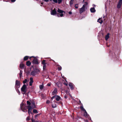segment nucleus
Returning a JSON list of instances; mask_svg holds the SVG:
<instances>
[{
	"label": "nucleus",
	"mask_w": 122,
	"mask_h": 122,
	"mask_svg": "<svg viewBox=\"0 0 122 122\" xmlns=\"http://www.w3.org/2000/svg\"><path fill=\"white\" fill-rule=\"evenodd\" d=\"M31 64V63L30 61H28L26 62V65L28 66H30Z\"/></svg>",
	"instance_id": "obj_23"
},
{
	"label": "nucleus",
	"mask_w": 122,
	"mask_h": 122,
	"mask_svg": "<svg viewBox=\"0 0 122 122\" xmlns=\"http://www.w3.org/2000/svg\"><path fill=\"white\" fill-rule=\"evenodd\" d=\"M57 12L60 14V16L61 17H62L63 15V13H65V12L61 10L58 9L57 10Z\"/></svg>",
	"instance_id": "obj_6"
},
{
	"label": "nucleus",
	"mask_w": 122,
	"mask_h": 122,
	"mask_svg": "<svg viewBox=\"0 0 122 122\" xmlns=\"http://www.w3.org/2000/svg\"><path fill=\"white\" fill-rule=\"evenodd\" d=\"M40 72V71L38 69H36L31 72V74L33 76H35L36 74H38Z\"/></svg>",
	"instance_id": "obj_2"
},
{
	"label": "nucleus",
	"mask_w": 122,
	"mask_h": 122,
	"mask_svg": "<svg viewBox=\"0 0 122 122\" xmlns=\"http://www.w3.org/2000/svg\"><path fill=\"white\" fill-rule=\"evenodd\" d=\"M39 115V114H37L35 116L36 117L38 115Z\"/></svg>",
	"instance_id": "obj_44"
},
{
	"label": "nucleus",
	"mask_w": 122,
	"mask_h": 122,
	"mask_svg": "<svg viewBox=\"0 0 122 122\" xmlns=\"http://www.w3.org/2000/svg\"><path fill=\"white\" fill-rule=\"evenodd\" d=\"M43 0L46 2H47L49 1V0Z\"/></svg>",
	"instance_id": "obj_42"
},
{
	"label": "nucleus",
	"mask_w": 122,
	"mask_h": 122,
	"mask_svg": "<svg viewBox=\"0 0 122 122\" xmlns=\"http://www.w3.org/2000/svg\"><path fill=\"white\" fill-rule=\"evenodd\" d=\"M74 0H71L70 3V5H71L73 4V1Z\"/></svg>",
	"instance_id": "obj_30"
},
{
	"label": "nucleus",
	"mask_w": 122,
	"mask_h": 122,
	"mask_svg": "<svg viewBox=\"0 0 122 122\" xmlns=\"http://www.w3.org/2000/svg\"><path fill=\"white\" fill-rule=\"evenodd\" d=\"M28 108V112L29 114H30V113L32 114L31 112V111L32 109H31V108L29 107Z\"/></svg>",
	"instance_id": "obj_20"
},
{
	"label": "nucleus",
	"mask_w": 122,
	"mask_h": 122,
	"mask_svg": "<svg viewBox=\"0 0 122 122\" xmlns=\"http://www.w3.org/2000/svg\"><path fill=\"white\" fill-rule=\"evenodd\" d=\"M85 121L86 122H88V121L87 120H86L85 121Z\"/></svg>",
	"instance_id": "obj_46"
},
{
	"label": "nucleus",
	"mask_w": 122,
	"mask_h": 122,
	"mask_svg": "<svg viewBox=\"0 0 122 122\" xmlns=\"http://www.w3.org/2000/svg\"><path fill=\"white\" fill-rule=\"evenodd\" d=\"M27 79H25V80H24L23 81V83L24 84H25V83H26L27 82Z\"/></svg>",
	"instance_id": "obj_31"
},
{
	"label": "nucleus",
	"mask_w": 122,
	"mask_h": 122,
	"mask_svg": "<svg viewBox=\"0 0 122 122\" xmlns=\"http://www.w3.org/2000/svg\"><path fill=\"white\" fill-rule=\"evenodd\" d=\"M50 103V101L49 100H47L46 102V103L47 104H49Z\"/></svg>",
	"instance_id": "obj_40"
},
{
	"label": "nucleus",
	"mask_w": 122,
	"mask_h": 122,
	"mask_svg": "<svg viewBox=\"0 0 122 122\" xmlns=\"http://www.w3.org/2000/svg\"><path fill=\"white\" fill-rule=\"evenodd\" d=\"M32 122H35V121H34V120H33L32 119Z\"/></svg>",
	"instance_id": "obj_45"
},
{
	"label": "nucleus",
	"mask_w": 122,
	"mask_h": 122,
	"mask_svg": "<svg viewBox=\"0 0 122 122\" xmlns=\"http://www.w3.org/2000/svg\"><path fill=\"white\" fill-rule=\"evenodd\" d=\"M29 107H30L31 109H33L36 107V106L35 103L34 102H32L31 104H30V106H29Z\"/></svg>",
	"instance_id": "obj_12"
},
{
	"label": "nucleus",
	"mask_w": 122,
	"mask_h": 122,
	"mask_svg": "<svg viewBox=\"0 0 122 122\" xmlns=\"http://www.w3.org/2000/svg\"><path fill=\"white\" fill-rule=\"evenodd\" d=\"M30 81L29 85L30 86H31L32 85V83L33 82V78H30Z\"/></svg>",
	"instance_id": "obj_15"
},
{
	"label": "nucleus",
	"mask_w": 122,
	"mask_h": 122,
	"mask_svg": "<svg viewBox=\"0 0 122 122\" xmlns=\"http://www.w3.org/2000/svg\"><path fill=\"white\" fill-rule=\"evenodd\" d=\"M57 16L58 17H59V15H57Z\"/></svg>",
	"instance_id": "obj_47"
},
{
	"label": "nucleus",
	"mask_w": 122,
	"mask_h": 122,
	"mask_svg": "<svg viewBox=\"0 0 122 122\" xmlns=\"http://www.w3.org/2000/svg\"><path fill=\"white\" fill-rule=\"evenodd\" d=\"M56 98V100L57 101H59L60 99V97L57 95V96H55L52 97L51 98V100H52L54 98Z\"/></svg>",
	"instance_id": "obj_8"
},
{
	"label": "nucleus",
	"mask_w": 122,
	"mask_h": 122,
	"mask_svg": "<svg viewBox=\"0 0 122 122\" xmlns=\"http://www.w3.org/2000/svg\"><path fill=\"white\" fill-rule=\"evenodd\" d=\"M53 1L56 3H57V0H53Z\"/></svg>",
	"instance_id": "obj_38"
},
{
	"label": "nucleus",
	"mask_w": 122,
	"mask_h": 122,
	"mask_svg": "<svg viewBox=\"0 0 122 122\" xmlns=\"http://www.w3.org/2000/svg\"><path fill=\"white\" fill-rule=\"evenodd\" d=\"M26 86L25 84H24L21 88V90L23 94H25L27 91Z\"/></svg>",
	"instance_id": "obj_3"
},
{
	"label": "nucleus",
	"mask_w": 122,
	"mask_h": 122,
	"mask_svg": "<svg viewBox=\"0 0 122 122\" xmlns=\"http://www.w3.org/2000/svg\"><path fill=\"white\" fill-rule=\"evenodd\" d=\"M69 86L70 87V88L71 90L73 89V87L72 84V83H70L69 84Z\"/></svg>",
	"instance_id": "obj_16"
},
{
	"label": "nucleus",
	"mask_w": 122,
	"mask_h": 122,
	"mask_svg": "<svg viewBox=\"0 0 122 122\" xmlns=\"http://www.w3.org/2000/svg\"><path fill=\"white\" fill-rule=\"evenodd\" d=\"M20 67L21 68L23 69L24 68L25 65L22 63H21L20 64Z\"/></svg>",
	"instance_id": "obj_17"
},
{
	"label": "nucleus",
	"mask_w": 122,
	"mask_h": 122,
	"mask_svg": "<svg viewBox=\"0 0 122 122\" xmlns=\"http://www.w3.org/2000/svg\"><path fill=\"white\" fill-rule=\"evenodd\" d=\"M15 0H11V1L12 2H15Z\"/></svg>",
	"instance_id": "obj_41"
},
{
	"label": "nucleus",
	"mask_w": 122,
	"mask_h": 122,
	"mask_svg": "<svg viewBox=\"0 0 122 122\" xmlns=\"http://www.w3.org/2000/svg\"><path fill=\"white\" fill-rule=\"evenodd\" d=\"M17 92L18 93V94L20 95V92L19 91L18 89L16 90Z\"/></svg>",
	"instance_id": "obj_32"
},
{
	"label": "nucleus",
	"mask_w": 122,
	"mask_h": 122,
	"mask_svg": "<svg viewBox=\"0 0 122 122\" xmlns=\"http://www.w3.org/2000/svg\"><path fill=\"white\" fill-rule=\"evenodd\" d=\"M57 12L55 10V9L52 10L51 11V14L53 15H54L56 14Z\"/></svg>",
	"instance_id": "obj_11"
},
{
	"label": "nucleus",
	"mask_w": 122,
	"mask_h": 122,
	"mask_svg": "<svg viewBox=\"0 0 122 122\" xmlns=\"http://www.w3.org/2000/svg\"><path fill=\"white\" fill-rule=\"evenodd\" d=\"M27 104L28 105V107L29 106H30V104H31L30 103V102H29L28 101H27Z\"/></svg>",
	"instance_id": "obj_24"
},
{
	"label": "nucleus",
	"mask_w": 122,
	"mask_h": 122,
	"mask_svg": "<svg viewBox=\"0 0 122 122\" xmlns=\"http://www.w3.org/2000/svg\"><path fill=\"white\" fill-rule=\"evenodd\" d=\"M51 85V83H49L47 84V86H50Z\"/></svg>",
	"instance_id": "obj_39"
},
{
	"label": "nucleus",
	"mask_w": 122,
	"mask_h": 122,
	"mask_svg": "<svg viewBox=\"0 0 122 122\" xmlns=\"http://www.w3.org/2000/svg\"><path fill=\"white\" fill-rule=\"evenodd\" d=\"M58 70H61V66H59L58 67Z\"/></svg>",
	"instance_id": "obj_37"
},
{
	"label": "nucleus",
	"mask_w": 122,
	"mask_h": 122,
	"mask_svg": "<svg viewBox=\"0 0 122 122\" xmlns=\"http://www.w3.org/2000/svg\"><path fill=\"white\" fill-rule=\"evenodd\" d=\"M41 4H43V3H41Z\"/></svg>",
	"instance_id": "obj_50"
},
{
	"label": "nucleus",
	"mask_w": 122,
	"mask_h": 122,
	"mask_svg": "<svg viewBox=\"0 0 122 122\" xmlns=\"http://www.w3.org/2000/svg\"><path fill=\"white\" fill-rule=\"evenodd\" d=\"M62 2L61 0H58V4H60Z\"/></svg>",
	"instance_id": "obj_36"
},
{
	"label": "nucleus",
	"mask_w": 122,
	"mask_h": 122,
	"mask_svg": "<svg viewBox=\"0 0 122 122\" xmlns=\"http://www.w3.org/2000/svg\"><path fill=\"white\" fill-rule=\"evenodd\" d=\"M65 97V98H66L67 97Z\"/></svg>",
	"instance_id": "obj_49"
},
{
	"label": "nucleus",
	"mask_w": 122,
	"mask_h": 122,
	"mask_svg": "<svg viewBox=\"0 0 122 122\" xmlns=\"http://www.w3.org/2000/svg\"><path fill=\"white\" fill-rule=\"evenodd\" d=\"M75 8L76 9H77L78 8V4H76L75 5Z\"/></svg>",
	"instance_id": "obj_33"
},
{
	"label": "nucleus",
	"mask_w": 122,
	"mask_h": 122,
	"mask_svg": "<svg viewBox=\"0 0 122 122\" xmlns=\"http://www.w3.org/2000/svg\"><path fill=\"white\" fill-rule=\"evenodd\" d=\"M85 112L84 114V116L86 118H88L89 117V115L87 114L85 110Z\"/></svg>",
	"instance_id": "obj_14"
},
{
	"label": "nucleus",
	"mask_w": 122,
	"mask_h": 122,
	"mask_svg": "<svg viewBox=\"0 0 122 122\" xmlns=\"http://www.w3.org/2000/svg\"><path fill=\"white\" fill-rule=\"evenodd\" d=\"M28 58V57L27 56H26L24 57V60L26 61L27 60Z\"/></svg>",
	"instance_id": "obj_27"
},
{
	"label": "nucleus",
	"mask_w": 122,
	"mask_h": 122,
	"mask_svg": "<svg viewBox=\"0 0 122 122\" xmlns=\"http://www.w3.org/2000/svg\"><path fill=\"white\" fill-rule=\"evenodd\" d=\"M20 82L17 80H16L15 81V86L17 88H19L20 87Z\"/></svg>",
	"instance_id": "obj_7"
},
{
	"label": "nucleus",
	"mask_w": 122,
	"mask_h": 122,
	"mask_svg": "<svg viewBox=\"0 0 122 122\" xmlns=\"http://www.w3.org/2000/svg\"><path fill=\"white\" fill-rule=\"evenodd\" d=\"M20 77V78H21L22 76V71L21 70H20V72L19 73Z\"/></svg>",
	"instance_id": "obj_26"
},
{
	"label": "nucleus",
	"mask_w": 122,
	"mask_h": 122,
	"mask_svg": "<svg viewBox=\"0 0 122 122\" xmlns=\"http://www.w3.org/2000/svg\"><path fill=\"white\" fill-rule=\"evenodd\" d=\"M97 22L101 24L103 22L102 19L100 18H99Z\"/></svg>",
	"instance_id": "obj_18"
},
{
	"label": "nucleus",
	"mask_w": 122,
	"mask_h": 122,
	"mask_svg": "<svg viewBox=\"0 0 122 122\" xmlns=\"http://www.w3.org/2000/svg\"><path fill=\"white\" fill-rule=\"evenodd\" d=\"M85 4L79 10V12L80 14L82 13L85 10V8L86 6L88 4V3L87 2H85Z\"/></svg>",
	"instance_id": "obj_1"
},
{
	"label": "nucleus",
	"mask_w": 122,
	"mask_h": 122,
	"mask_svg": "<svg viewBox=\"0 0 122 122\" xmlns=\"http://www.w3.org/2000/svg\"><path fill=\"white\" fill-rule=\"evenodd\" d=\"M30 117L29 116H28L27 117V118L26 119V120L27 121H28L30 120Z\"/></svg>",
	"instance_id": "obj_35"
},
{
	"label": "nucleus",
	"mask_w": 122,
	"mask_h": 122,
	"mask_svg": "<svg viewBox=\"0 0 122 122\" xmlns=\"http://www.w3.org/2000/svg\"><path fill=\"white\" fill-rule=\"evenodd\" d=\"M84 1H85V0H83V3L84 2Z\"/></svg>",
	"instance_id": "obj_48"
},
{
	"label": "nucleus",
	"mask_w": 122,
	"mask_h": 122,
	"mask_svg": "<svg viewBox=\"0 0 122 122\" xmlns=\"http://www.w3.org/2000/svg\"><path fill=\"white\" fill-rule=\"evenodd\" d=\"M80 108L81 110H83V111H85V109H84V108H83V106H81L80 107Z\"/></svg>",
	"instance_id": "obj_34"
},
{
	"label": "nucleus",
	"mask_w": 122,
	"mask_h": 122,
	"mask_svg": "<svg viewBox=\"0 0 122 122\" xmlns=\"http://www.w3.org/2000/svg\"><path fill=\"white\" fill-rule=\"evenodd\" d=\"M64 84L66 86H67L68 85V83L66 80V81L64 83Z\"/></svg>",
	"instance_id": "obj_29"
},
{
	"label": "nucleus",
	"mask_w": 122,
	"mask_h": 122,
	"mask_svg": "<svg viewBox=\"0 0 122 122\" xmlns=\"http://www.w3.org/2000/svg\"><path fill=\"white\" fill-rule=\"evenodd\" d=\"M42 64L43 65V69L44 70H46V63L45 62V60H43L42 62Z\"/></svg>",
	"instance_id": "obj_5"
},
{
	"label": "nucleus",
	"mask_w": 122,
	"mask_h": 122,
	"mask_svg": "<svg viewBox=\"0 0 122 122\" xmlns=\"http://www.w3.org/2000/svg\"><path fill=\"white\" fill-rule=\"evenodd\" d=\"M52 107L53 108H55L56 107V104H55V102H53L52 103Z\"/></svg>",
	"instance_id": "obj_22"
},
{
	"label": "nucleus",
	"mask_w": 122,
	"mask_h": 122,
	"mask_svg": "<svg viewBox=\"0 0 122 122\" xmlns=\"http://www.w3.org/2000/svg\"><path fill=\"white\" fill-rule=\"evenodd\" d=\"M33 112L36 113H37L38 112L37 111L36 109H34L33 110Z\"/></svg>",
	"instance_id": "obj_28"
},
{
	"label": "nucleus",
	"mask_w": 122,
	"mask_h": 122,
	"mask_svg": "<svg viewBox=\"0 0 122 122\" xmlns=\"http://www.w3.org/2000/svg\"><path fill=\"white\" fill-rule=\"evenodd\" d=\"M57 93V89L56 88H55L54 90L53 91L52 93V95H55Z\"/></svg>",
	"instance_id": "obj_13"
},
{
	"label": "nucleus",
	"mask_w": 122,
	"mask_h": 122,
	"mask_svg": "<svg viewBox=\"0 0 122 122\" xmlns=\"http://www.w3.org/2000/svg\"><path fill=\"white\" fill-rule=\"evenodd\" d=\"M69 14H72V12L71 11H70L69 12Z\"/></svg>",
	"instance_id": "obj_43"
},
{
	"label": "nucleus",
	"mask_w": 122,
	"mask_h": 122,
	"mask_svg": "<svg viewBox=\"0 0 122 122\" xmlns=\"http://www.w3.org/2000/svg\"><path fill=\"white\" fill-rule=\"evenodd\" d=\"M109 34L108 33L106 36L105 37V39L106 40H107L109 38Z\"/></svg>",
	"instance_id": "obj_21"
},
{
	"label": "nucleus",
	"mask_w": 122,
	"mask_h": 122,
	"mask_svg": "<svg viewBox=\"0 0 122 122\" xmlns=\"http://www.w3.org/2000/svg\"><path fill=\"white\" fill-rule=\"evenodd\" d=\"M91 12L92 13H94L95 12L96 10L94 8H92L90 9Z\"/></svg>",
	"instance_id": "obj_19"
},
{
	"label": "nucleus",
	"mask_w": 122,
	"mask_h": 122,
	"mask_svg": "<svg viewBox=\"0 0 122 122\" xmlns=\"http://www.w3.org/2000/svg\"><path fill=\"white\" fill-rule=\"evenodd\" d=\"M122 4V0H119L117 5V8L118 9L120 8H121Z\"/></svg>",
	"instance_id": "obj_9"
},
{
	"label": "nucleus",
	"mask_w": 122,
	"mask_h": 122,
	"mask_svg": "<svg viewBox=\"0 0 122 122\" xmlns=\"http://www.w3.org/2000/svg\"><path fill=\"white\" fill-rule=\"evenodd\" d=\"M41 90L43 89V84L39 86Z\"/></svg>",
	"instance_id": "obj_25"
},
{
	"label": "nucleus",
	"mask_w": 122,
	"mask_h": 122,
	"mask_svg": "<svg viewBox=\"0 0 122 122\" xmlns=\"http://www.w3.org/2000/svg\"><path fill=\"white\" fill-rule=\"evenodd\" d=\"M25 105L24 104L22 103L20 104V107L21 109L23 111H24L23 110L24 109H26L27 108V107H25Z\"/></svg>",
	"instance_id": "obj_10"
},
{
	"label": "nucleus",
	"mask_w": 122,
	"mask_h": 122,
	"mask_svg": "<svg viewBox=\"0 0 122 122\" xmlns=\"http://www.w3.org/2000/svg\"><path fill=\"white\" fill-rule=\"evenodd\" d=\"M34 57V59L32 63H33L36 64H39L38 62V60L36 57H34V56H31L30 58V59L31 58Z\"/></svg>",
	"instance_id": "obj_4"
}]
</instances>
